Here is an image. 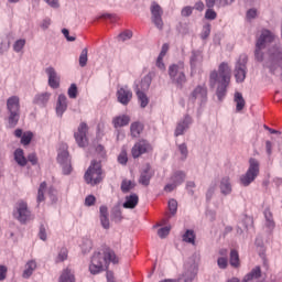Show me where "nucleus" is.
I'll use <instances>...</instances> for the list:
<instances>
[{
    "label": "nucleus",
    "mask_w": 282,
    "mask_h": 282,
    "mask_svg": "<svg viewBox=\"0 0 282 282\" xmlns=\"http://www.w3.org/2000/svg\"><path fill=\"white\" fill-rule=\"evenodd\" d=\"M151 76L147 75L139 84L135 83L134 91L142 109L149 105V97L147 96L145 91H149V88L151 87Z\"/></svg>",
    "instance_id": "obj_4"
},
{
    "label": "nucleus",
    "mask_w": 282,
    "mask_h": 282,
    "mask_svg": "<svg viewBox=\"0 0 282 282\" xmlns=\"http://www.w3.org/2000/svg\"><path fill=\"white\" fill-rule=\"evenodd\" d=\"M100 223H101L102 228H105L106 230L109 229V217L108 216L100 217Z\"/></svg>",
    "instance_id": "obj_57"
},
{
    "label": "nucleus",
    "mask_w": 282,
    "mask_h": 282,
    "mask_svg": "<svg viewBox=\"0 0 282 282\" xmlns=\"http://www.w3.org/2000/svg\"><path fill=\"white\" fill-rule=\"evenodd\" d=\"M59 282H76V278L74 276V272H72V269L66 268L63 270Z\"/></svg>",
    "instance_id": "obj_28"
},
{
    "label": "nucleus",
    "mask_w": 282,
    "mask_h": 282,
    "mask_svg": "<svg viewBox=\"0 0 282 282\" xmlns=\"http://www.w3.org/2000/svg\"><path fill=\"white\" fill-rule=\"evenodd\" d=\"M217 263L221 270H226V268H228V259L227 258H218Z\"/></svg>",
    "instance_id": "obj_51"
},
{
    "label": "nucleus",
    "mask_w": 282,
    "mask_h": 282,
    "mask_svg": "<svg viewBox=\"0 0 282 282\" xmlns=\"http://www.w3.org/2000/svg\"><path fill=\"white\" fill-rule=\"evenodd\" d=\"M50 101V93H43L41 95L35 96L34 102L35 105H40L42 107H45L47 102Z\"/></svg>",
    "instance_id": "obj_32"
},
{
    "label": "nucleus",
    "mask_w": 282,
    "mask_h": 282,
    "mask_svg": "<svg viewBox=\"0 0 282 282\" xmlns=\"http://www.w3.org/2000/svg\"><path fill=\"white\" fill-rule=\"evenodd\" d=\"M261 276V267H256L243 278V282H254Z\"/></svg>",
    "instance_id": "obj_26"
},
{
    "label": "nucleus",
    "mask_w": 282,
    "mask_h": 282,
    "mask_svg": "<svg viewBox=\"0 0 282 282\" xmlns=\"http://www.w3.org/2000/svg\"><path fill=\"white\" fill-rule=\"evenodd\" d=\"M229 263L232 268H239V265H241L237 250H231Z\"/></svg>",
    "instance_id": "obj_36"
},
{
    "label": "nucleus",
    "mask_w": 282,
    "mask_h": 282,
    "mask_svg": "<svg viewBox=\"0 0 282 282\" xmlns=\"http://www.w3.org/2000/svg\"><path fill=\"white\" fill-rule=\"evenodd\" d=\"M87 54H88L87 48H84L82 51L80 55H79V65L82 67H86L87 66V61H88Z\"/></svg>",
    "instance_id": "obj_40"
},
{
    "label": "nucleus",
    "mask_w": 282,
    "mask_h": 282,
    "mask_svg": "<svg viewBox=\"0 0 282 282\" xmlns=\"http://www.w3.org/2000/svg\"><path fill=\"white\" fill-rule=\"evenodd\" d=\"M195 10H198V12H204V2L203 1H197L194 6Z\"/></svg>",
    "instance_id": "obj_64"
},
{
    "label": "nucleus",
    "mask_w": 282,
    "mask_h": 282,
    "mask_svg": "<svg viewBox=\"0 0 282 282\" xmlns=\"http://www.w3.org/2000/svg\"><path fill=\"white\" fill-rule=\"evenodd\" d=\"M182 17H191L193 14V7H185L181 11Z\"/></svg>",
    "instance_id": "obj_54"
},
{
    "label": "nucleus",
    "mask_w": 282,
    "mask_h": 282,
    "mask_svg": "<svg viewBox=\"0 0 282 282\" xmlns=\"http://www.w3.org/2000/svg\"><path fill=\"white\" fill-rule=\"evenodd\" d=\"M178 150L181 152V154L183 155V158H186V155H188V149L186 148V144H181L178 145Z\"/></svg>",
    "instance_id": "obj_58"
},
{
    "label": "nucleus",
    "mask_w": 282,
    "mask_h": 282,
    "mask_svg": "<svg viewBox=\"0 0 282 282\" xmlns=\"http://www.w3.org/2000/svg\"><path fill=\"white\" fill-rule=\"evenodd\" d=\"M35 270H36V261L30 260L29 262H26L25 269L22 274L23 279H30L31 274H33Z\"/></svg>",
    "instance_id": "obj_27"
},
{
    "label": "nucleus",
    "mask_w": 282,
    "mask_h": 282,
    "mask_svg": "<svg viewBox=\"0 0 282 282\" xmlns=\"http://www.w3.org/2000/svg\"><path fill=\"white\" fill-rule=\"evenodd\" d=\"M39 237L40 239H42V241H45V239H47V235L45 234V227L43 226L40 227Z\"/></svg>",
    "instance_id": "obj_62"
},
{
    "label": "nucleus",
    "mask_w": 282,
    "mask_h": 282,
    "mask_svg": "<svg viewBox=\"0 0 282 282\" xmlns=\"http://www.w3.org/2000/svg\"><path fill=\"white\" fill-rule=\"evenodd\" d=\"M15 219H19L21 224H25L30 219V210L28 209V203L20 200L15 205V210L13 213Z\"/></svg>",
    "instance_id": "obj_11"
},
{
    "label": "nucleus",
    "mask_w": 282,
    "mask_h": 282,
    "mask_svg": "<svg viewBox=\"0 0 282 282\" xmlns=\"http://www.w3.org/2000/svg\"><path fill=\"white\" fill-rule=\"evenodd\" d=\"M28 160L33 165L37 164V162H39V159L36 158V154H34V153L29 154Z\"/></svg>",
    "instance_id": "obj_60"
},
{
    "label": "nucleus",
    "mask_w": 282,
    "mask_h": 282,
    "mask_svg": "<svg viewBox=\"0 0 282 282\" xmlns=\"http://www.w3.org/2000/svg\"><path fill=\"white\" fill-rule=\"evenodd\" d=\"M274 41V34L270 30H262L256 43V59L263 61V50Z\"/></svg>",
    "instance_id": "obj_3"
},
{
    "label": "nucleus",
    "mask_w": 282,
    "mask_h": 282,
    "mask_svg": "<svg viewBox=\"0 0 282 282\" xmlns=\"http://www.w3.org/2000/svg\"><path fill=\"white\" fill-rule=\"evenodd\" d=\"M163 61H164V57H161V55H159V57L156 59V66L159 67V69H165Z\"/></svg>",
    "instance_id": "obj_61"
},
{
    "label": "nucleus",
    "mask_w": 282,
    "mask_h": 282,
    "mask_svg": "<svg viewBox=\"0 0 282 282\" xmlns=\"http://www.w3.org/2000/svg\"><path fill=\"white\" fill-rule=\"evenodd\" d=\"M220 193L223 195H230L232 193V185L230 184V177L225 176L220 181Z\"/></svg>",
    "instance_id": "obj_23"
},
{
    "label": "nucleus",
    "mask_w": 282,
    "mask_h": 282,
    "mask_svg": "<svg viewBox=\"0 0 282 282\" xmlns=\"http://www.w3.org/2000/svg\"><path fill=\"white\" fill-rule=\"evenodd\" d=\"M207 99H208V88H206V85H198L189 96V100H192V102H195V100H197L199 105H203V102H206Z\"/></svg>",
    "instance_id": "obj_12"
},
{
    "label": "nucleus",
    "mask_w": 282,
    "mask_h": 282,
    "mask_svg": "<svg viewBox=\"0 0 282 282\" xmlns=\"http://www.w3.org/2000/svg\"><path fill=\"white\" fill-rule=\"evenodd\" d=\"M14 160L19 166H26L28 159L25 158V153L23 152V149H17L14 151Z\"/></svg>",
    "instance_id": "obj_25"
},
{
    "label": "nucleus",
    "mask_w": 282,
    "mask_h": 282,
    "mask_svg": "<svg viewBox=\"0 0 282 282\" xmlns=\"http://www.w3.org/2000/svg\"><path fill=\"white\" fill-rule=\"evenodd\" d=\"M169 232H171V227H162L158 230V235L161 239H164V237H167Z\"/></svg>",
    "instance_id": "obj_50"
},
{
    "label": "nucleus",
    "mask_w": 282,
    "mask_h": 282,
    "mask_svg": "<svg viewBox=\"0 0 282 282\" xmlns=\"http://www.w3.org/2000/svg\"><path fill=\"white\" fill-rule=\"evenodd\" d=\"M193 119L191 118V116H185V118L183 119V121H181L175 130V135H182V133H184V131H186V129H188V127L192 124Z\"/></svg>",
    "instance_id": "obj_20"
},
{
    "label": "nucleus",
    "mask_w": 282,
    "mask_h": 282,
    "mask_svg": "<svg viewBox=\"0 0 282 282\" xmlns=\"http://www.w3.org/2000/svg\"><path fill=\"white\" fill-rule=\"evenodd\" d=\"M149 151H153V147H151L147 140H140L133 145L131 154L132 158L135 159L140 158V155H144V153H149Z\"/></svg>",
    "instance_id": "obj_13"
},
{
    "label": "nucleus",
    "mask_w": 282,
    "mask_h": 282,
    "mask_svg": "<svg viewBox=\"0 0 282 282\" xmlns=\"http://www.w3.org/2000/svg\"><path fill=\"white\" fill-rule=\"evenodd\" d=\"M67 111V97L65 95H59L57 99L56 113L57 116H63Z\"/></svg>",
    "instance_id": "obj_21"
},
{
    "label": "nucleus",
    "mask_w": 282,
    "mask_h": 282,
    "mask_svg": "<svg viewBox=\"0 0 282 282\" xmlns=\"http://www.w3.org/2000/svg\"><path fill=\"white\" fill-rule=\"evenodd\" d=\"M248 55L242 54L236 62L234 76L237 83H243L246 80V75L248 74Z\"/></svg>",
    "instance_id": "obj_8"
},
{
    "label": "nucleus",
    "mask_w": 282,
    "mask_h": 282,
    "mask_svg": "<svg viewBox=\"0 0 282 282\" xmlns=\"http://www.w3.org/2000/svg\"><path fill=\"white\" fill-rule=\"evenodd\" d=\"M234 100L236 102V110L243 111V107H246V99H243V95H241V93H235Z\"/></svg>",
    "instance_id": "obj_31"
},
{
    "label": "nucleus",
    "mask_w": 282,
    "mask_h": 282,
    "mask_svg": "<svg viewBox=\"0 0 282 282\" xmlns=\"http://www.w3.org/2000/svg\"><path fill=\"white\" fill-rule=\"evenodd\" d=\"M133 188V183L131 181H122L121 183V191L122 193H129Z\"/></svg>",
    "instance_id": "obj_42"
},
{
    "label": "nucleus",
    "mask_w": 282,
    "mask_h": 282,
    "mask_svg": "<svg viewBox=\"0 0 282 282\" xmlns=\"http://www.w3.org/2000/svg\"><path fill=\"white\" fill-rule=\"evenodd\" d=\"M87 123L82 122L78 127L77 132L75 133V140L78 147H86L87 145V131H88Z\"/></svg>",
    "instance_id": "obj_16"
},
{
    "label": "nucleus",
    "mask_w": 282,
    "mask_h": 282,
    "mask_svg": "<svg viewBox=\"0 0 282 282\" xmlns=\"http://www.w3.org/2000/svg\"><path fill=\"white\" fill-rule=\"evenodd\" d=\"M169 75L171 80L176 85H184V83H186V75L184 74L183 62L171 65L169 68Z\"/></svg>",
    "instance_id": "obj_10"
},
{
    "label": "nucleus",
    "mask_w": 282,
    "mask_h": 282,
    "mask_svg": "<svg viewBox=\"0 0 282 282\" xmlns=\"http://www.w3.org/2000/svg\"><path fill=\"white\" fill-rule=\"evenodd\" d=\"M257 17V9H250L247 11V19H254Z\"/></svg>",
    "instance_id": "obj_63"
},
{
    "label": "nucleus",
    "mask_w": 282,
    "mask_h": 282,
    "mask_svg": "<svg viewBox=\"0 0 282 282\" xmlns=\"http://www.w3.org/2000/svg\"><path fill=\"white\" fill-rule=\"evenodd\" d=\"M155 175V172L151 169L150 164H145L142 170L139 177V184H142V186H149L151 182V177Z\"/></svg>",
    "instance_id": "obj_18"
},
{
    "label": "nucleus",
    "mask_w": 282,
    "mask_h": 282,
    "mask_svg": "<svg viewBox=\"0 0 282 282\" xmlns=\"http://www.w3.org/2000/svg\"><path fill=\"white\" fill-rule=\"evenodd\" d=\"M183 241H185V243H192L195 246V231L191 229L186 230V232L183 235Z\"/></svg>",
    "instance_id": "obj_37"
},
{
    "label": "nucleus",
    "mask_w": 282,
    "mask_h": 282,
    "mask_svg": "<svg viewBox=\"0 0 282 282\" xmlns=\"http://www.w3.org/2000/svg\"><path fill=\"white\" fill-rule=\"evenodd\" d=\"M62 34H64V36L67 41H76L75 36H69V30H67V29H63Z\"/></svg>",
    "instance_id": "obj_59"
},
{
    "label": "nucleus",
    "mask_w": 282,
    "mask_h": 282,
    "mask_svg": "<svg viewBox=\"0 0 282 282\" xmlns=\"http://www.w3.org/2000/svg\"><path fill=\"white\" fill-rule=\"evenodd\" d=\"M205 19H207L208 21H215L217 19V12H215V10L213 9H208L205 12Z\"/></svg>",
    "instance_id": "obj_45"
},
{
    "label": "nucleus",
    "mask_w": 282,
    "mask_h": 282,
    "mask_svg": "<svg viewBox=\"0 0 282 282\" xmlns=\"http://www.w3.org/2000/svg\"><path fill=\"white\" fill-rule=\"evenodd\" d=\"M57 162H59L64 175L72 173V159H69V152H67V144L63 143L57 154Z\"/></svg>",
    "instance_id": "obj_9"
},
{
    "label": "nucleus",
    "mask_w": 282,
    "mask_h": 282,
    "mask_svg": "<svg viewBox=\"0 0 282 282\" xmlns=\"http://www.w3.org/2000/svg\"><path fill=\"white\" fill-rule=\"evenodd\" d=\"M197 276V264H192L189 270L183 274V276L180 279V281L184 282H193V279Z\"/></svg>",
    "instance_id": "obj_24"
},
{
    "label": "nucleus",
    "mask_w": 282,
    "mask_h": 282,
    "mask_svg": "<svg viewBox=\"0 0 282 282\" xmlns=\"http://www.w3.org/2000/svg\"><path fill=\"white\" fill-rule=\"evenodd\" d=\"M21 106L19 105V97L12 96L7 100V109L10 113L9 116V126L10 127H17L19 123V110Z\"/></svg>",
    "instance_id": "obj_7"
},
{
    "label": "nucleus",
    "mask_w": 282,
    "mask_h": 282,
    "mask_svg": "<svg viewBox=\"0 0 282 282\" xmlns=\"http://www.w3.org/2000/svg\"><path fill=\"white\" fill-rule=\"evenodd\" d=\"M93 247V242L90 239H83L82 243H80V248L83 250L84 253L89 252V250H91Z\"/></svg>",
    "instance_id": "obj_39"
},
{
    "label": "nucleus",
    "mask_w": 282,
    "mask_h": 282,
    "mask_svg": "<svg viewBox=\"0 0 282 282\" xmlns=\"http://www.w3.org/2000/svg\"><path fill=\"white\" fill-rule=\"evenodd\" d=\"M132 98H133V93L131 91V89H129L128 86H123L117 90V100L121 105H124V106L129 105Z\"/></svg>",
    "instance_id": "obj_15"
},
{
    "label": "nucleus",
    "mask_w": 282,
    "mask_h": 282,
    "mask_svg": "<svg viewBox=\"0 0 282 282\" xmlns=\"http://www.w3.org/2000/svg\"><path fill=\"white\" fill-rule=\"evenodd\" d=\"M139 198L135 194L126 196V202L123 203V208H135L138 206Z\"/></svg>",
    "instance_id": "obj_30"
},
{
    "label": "nucleus",
    "mask_w": 282,
    "mask_h": 282,
    "mask_svg": "<svg viewBox=\"0 0 282 282\" xmlns=\"http://www.w3.org/2000/svg\"><path fill=\"white\" fill-rule=\"evenodd\" d=\"M133 36V32L130 30L123 31L122 33L119 34V40L120 41H129Z\"/></svg>",
    "instance_id": "obj_47"
},
{
    "label": "nucleus",
    "mask_w": 282,
    "mask_h": 282,
    "mask_svg": "<svg viewBox=\"0 0 282 282\" xmlns=\"http://www.w3.org/2000/svg\"><path fill=\"white\" fill-rule=\"evenodd\" d=\"M32 138H33L32 132H24L21 138V144H23L24 147H28V144L32 142Z\"/></svg>",
    "instance_id": "obj_41"
},
{
    "label": "nucleus",
    "mask_w": 282,
    "mask_h": 282,
    "mask_svg": "<svg viewBox=\"0 0 282 282\" xmlns=\"http://www.w3.org/2000/svg\"><path fill=\"white\" fill-rule=\"evenodd\" d=\"M264 217L267 228H269V230H274V218L272 217V212H270V209L264 210Z\"/></svg>",
    "instance_id": "obj_34"
},
{
    "label": "nucleus",
    "mask_w": 282,
    "mask_h": 282,
    "mask_svg": "<svg viewBox=\"0 0 282 282\" xmlns=\"http://www.w3.org/2000/svg\"><path fill=\"white\" fill-rule=\"evenodd\" d=\"M184 180H186V174H184V172H175L172 176H171V182L165 185L164 191L166 193H171L172 191H175V188H177V186H180V184H182L184 182Z\"/></svg>",
    "instance_id": "obj_14"
},
{
    "label": "nucleus",
    "mask_w": 282,
    "mask_h": 282,
    "mask_svg": "<svg viewBox=\"0 0 282 282\" xmlns=\"http://www.w3.org/2000/svg\"><path fill=\"white\" fill-rule=\"evenodd\" d=\"M6 276H8V268L0 265V281H6Z\"/></svg>",
    "instance_id": "obj_53"
},
{
    "label": "nucleus",
    "mask_w": 282,
    "mask_h": 282,
    "mask_svg": "<svg viewBox=\"0 0 282 282\" xmlns=\"http://www.w3.org/2000/svg\"><path fill=\"white\" fill-rule=\"evenodd\" d=\"M202 61H204V56L202 55V52L194 51L192 52L191 56V67H197V65H202Z\"/></svg>",
    "instance_id": "obj_29"
},
{
    "label": "nucleus",
    "mask_w": 282,
    "mask_h": 282,
    "mask_svg": "<svg viewBox=\"0 0 282 282\" xmlns=\"http://www.w3.org/2000/svg\"><path fill=\"white\" fill-rule=\"evenodd\" d=\"M84 177L85 182H87L91 186L100 184L102 182V165L100 164V162L93 161Z\"/></svg>",
    "instance_id": "obj_5"
},
{
    "label": "nucleus",
    "mask_w": 282,
    "mask_h": 282,
    "mask_svg": "<svg viewBox=\"0 0 282 282\" xmlns=\"http://www.w3.org/2000/svg\"><path fill=\"white\" fill-rule=\"evenodd\" d=\"M45 72L48 76L50 87H52V89H58V87H61V78H58V75L56 74L54 67H48Z\"/></svg>",
    "instance_id": "obj_19"
},
{
    "label": "nucleus",
    "mask_w": 282,
    "mask_h": 282,
    "mask_svg": "<svg viewBox=\"0 0 282 282\" xmlns=\"http://www.w3.org/2000/svg\"><path fill=\"white\" fill-rule=\"evenodd\" d=\"M169 210L171 215H175V213H177V200L175 199L169 200Z\"/></svg>",
    "instance_id": "obj_46"
},
{
    "label": "nucleus",
    "mask_w": 282,
    "mask_h": 282,
    "mask_svg": "<svg viewBox=\"0 0 282 282\" xmlns=\"http://www.w3.org/2000/svg\"><path fill=\"white\" fill-rule=\"evenodd\" d=\"M120 258L116 256V252L110 248L102 250V253L95 252L89 265L90 274H100L108 263H118Z\"/></svg>",
    "instance_id": "obj_2"
},
{
    "label": "nucleus",
    "mask_w": 282,
    "mask_h": 282,
    "mask_svg": "<svg viewBox=\"0 0 282 282\" xmlns=\"http://www.w3.org/2000/svg\"><path fill=\"white\" fill-rule=\"evenodd\" d=\"M86 206H94L96 204V197L94 195H89L85 199Z\"/></svg>",
    "instance_id": "obj_56"
},
{
    "label": "nucleus",
    "mask_w": 282,
    "mask_h": 282,
    "mask_svg": "<svg viewBox=\"0 0 282 282\" xmlns=\"http://www.w3.org/2000/svg\"><path fill=\"white\" fill-rule=\"evenodd\" d=\"M232 74V70L230 69V65L228 63L223 62L218 66V72L213 70L209 75V85L210 87H215V85L218 84L217 88V97L218 100H224L226 98V89L228 88V85H230V76Z\"/></svg>",
    "instance_id": "obj_1"
},
{
    "label": "nucleus",
    "mask_w": 282,
    "mask_h": 282,
    "mask_svg": "<svg viewBox=\"0 0 282 282\" xmlns=\"http://www.w3.org/2000/svg\"><path fill=\"white\" fill-rule=\"evenodd\" d=\"M67 259V249L63 248L61 249L58 256H57V262L65 261Z\"/></svg>",
    "instance_id": "obj_52"
},
{
    "label": "nucleus",
    "mask_w": 282,
    "mask_h": 282,
    "mask_svg": "<svg viewBox=\"0 0 282 282\" xmlns=\"http://www.w3.org/2000/svg\"><path fill=\"white\" fill-rule=\"evenodd\" d=\"M208 36H210V23L205 24L200 33L203 40H206Z\"/></svg>",
    "instance_id": "obj_43"
},
{
    "label": "nucleus",
    "mask_w": 282,
    "mask_h": 282,
    "mask_svg": "<svg viewBox=\"0 0 282 282\" xmlns=\"http://www.w3.org/2000/svg\"><path fill=\"white\" fill-rule=\"evenodd\" d=\"M269 58L272 63L282 61V53L279 51V48H271L269 50Z\"/></svg>",
    "instance_id": "obj_35"
},
{
    "label": "nucleus",
    "mask_w": 282,
    "mask_h": 282,
    "mask_svg": "<svg viewBox=\"0 0 282 282\" xmlns=\"http://www.w3.org/2000/svg\"><path fill=\"white\" fill-rule=\"evenodd\" d=\"M78 96V87H76V84H72L68 88V97L69 98H77Z\"/></svg>",
    "instance_id": "obj_44"
},
{
    "label": "nucleus",
    "mask_w": 282,
    "mask_h": 282,
    "mask_svg": "<svg viewBox=\"0 0 282 282\" xmlns=\"http://www.w3.org/2000/svg\"><path fill=\"white\" fill-rule=\"evenodd\" d=\"M129 122H131V118L127 115L115 117L112 120L115 129H118L120 127H127Z\"/></svg>",
    "instance_id": "obj_22"
},
{
    "label": "nucleus",
    "mask_w": 282,
    "mask_h": 282,
    "mask_svg": "<svg viewBox=\"0 0 282 282\" xmlns=\"http://www.w3.org/2000/svg\"><path fill=\"white\" fill-rule=\"evenodd\" d=\"M152 21L154 25L162 30L164 22L162 21V8L158 3L153 2L151 6Z\"/></svg>",
    "instance_id": "obj_17"
},
{
    "label": "nucleus",
    "mask_w": 282,
    "mask_h": 282,
    "mask_svg": "<svg viewBox=\"0 0 282 282\" xmlns=\"http://www.w3.org/2000/svg\"><path fill=\"white\" fill-rule=\"evenodd\" d=\"M259 176V161L256 159L249 160V169L246 174L240 176L241 186H250L254 180Z\"/></svg>",
    "instance_id": "obj_6"
},
{
    "label": "nucleus",
    "mask_w": 282,
    "mask_h": 282,
    "mask_svg": "<svg viewBox=\"0 0 282 282\" xmlns=\"http://www.w3.org/2000/svg\"><path fill=\"white\" fill-rule=\"evenodd\" d=\"M119 164H127L129 162V158L127 156V151L122 150L121 153L118 156Z\"/></svg>",
    "instance_id": "obj_49"
},
{
    "label": "nucleus",
    "mask_w": 282,
    "mask_h": 282,
    "mask_svg": "<svg viewBox=\"0 0 282 282\" xmlns=\"http://www.w3.org/2000/svg\"><path fill=\"white\" fill-rule=\"evenodd\" d=\"M50 25H52V20L50 18H45L41 22L40 28H42V30H47V28H50Z\"/></svg>",
    "instance_id": "obj_55"
},
{
    "label": "nucleus",
    "mask_w": 282,
    "mask_h": 282,
    "mask_svg": "<svg viewBox=\"0 0 282 282\" xmlns=\"http://www.w3.org/2000/svg\"><path fill=\"white\" fill-rule=\"evenodd\" d=\"M23 47H25V40H18L13 45L14 52H21Z\"/></svg>",
    "instance_id": "obj_48"
},
{
    "label": "nucleus",
    "mask_w": 282,
    "mask_h": 282,
    "mask_svg": "<svg viewBox=\"0 0 282 282\" xmlns=\"http://www.w3.org/2000/svg\"><path fill=\"white\" fill-rule=\"evenodd\" d=\"M144 129V126L140 122H133L130 127L131 135L132 138H139L140 133H142V130Z\"/></svg>",
    "instance_id": "obj_33"
},
{
    "label": "nucleus",
    "mask_w": 282,
    "mask_h": 282,
    "mask_svg": "<svg viewBox=\"0 0 282 282\" xmlns=\"http://www.w3.org/2000/svg\"><path fill=\"white\" fill-rule=\"evenodd\" d=\"M45 188H47V184L45 182L41 183L37 192V204L45 202Z\"/></svg>",
    "instance_id": "obj_38"
}]
</instances>
